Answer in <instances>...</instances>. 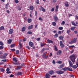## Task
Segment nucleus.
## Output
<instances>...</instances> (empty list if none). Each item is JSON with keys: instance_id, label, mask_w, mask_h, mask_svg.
<instances>
[{"instance_id": "obj_26", "label": "nucleus", "mask_w": 78, "mask_h": 78, "mask_svg": "<svg viewBox=\"0 0 78 78\" xmlns=\"http://www.w3.org/2000/svg\"><path fill=\"white\" fill-rule=\"evenodd\" d=\"M58 34L56 33L54 35V37H55V38H57V37H58Z\"/></svg>"}, {"instance_id": "obj_35", "label": "nucleus", "mask_w": 78, "mask_h": 78, "mask_svg": "<svg viewBox=\"0 0 78 78\" xmlns=\"http://www.w3.org/2000/svg\"><path fill=\"white\" fill-rule=\"evenodd\" d=\"M46 54H47V52H45L44 53H43V58H44V57L45 56V55Z\"/></svg>"}, {"instance_id": "obj_61", "label": "nucleus", "mask_w": 78, "mask_h": 78, "mask_svg": "<svg viewBox=\"0 0 78 78\" xmlns=\"http://www.w3.org/2000/svg\"><path fill=\"white\" fill-rule=\"evenodd\" d=\"M11 73V71H7L6 72V73L9 74V73Z\"/></svg>"}, {"instance_id": "obj_3", "label": "nucleus", "mask_w": 78, "mask_h": 78, "mask_svg": "<svg viewBox=\"0 0 78 78\" xmlns=\"http://www.w3.org/2000/svg\"><path fill=\"white\" fill-rule=\"evenodd\" d=\"M77 41V38H75L73 39L71 41L69 42V44H75L76 43Z\"/></svg>"}, {"instance_id": "obj_48", "label": "nucleus", "mask_w": 78, "mask_h": 78, "mask_svg": "<svg viewBox=\"0 0 78 78\" xmlns=\"http://www.w3.org/2000/svg\"><path fill=\"white\" fill-rule=\"evenodd\" d=\"M0 70L2 72H4L5 71V69L3 68H2Z\"/></svg>"}, {"instance_id": "obj_34", "label": "nucleus", "mask_w": 78, "mask_h": 78, "mask_svg": "<svg viewBox=\"0 0 78 78\" xmlns=\"http://www.w3.org/2000/svg\"><path fill=\"white\" fill-rule=\"evenodd\" d=\"M65 24V21H63L61 23V25H64Z\"/></svg>"}, {"instance_id": "obj_47", "label": "nucleus", "mask_w": 78, "mask_h": 78, "mask_svg": "<svg viewBox=\"0 0 78 78\" xmlns=\"http://www.w3.org/2000/svg\"><path fill=\"white\" fill-rule=\"evenodd\" d=\"M45 50V49L44 48H43L42 50H41V53H43V52H44V51Z\"/></svg>"}, {"instance_id": "obj_39", "label": "nucleus", "mask_w": 78, "mask_h": 78, "mask_svg": "<svg viewBox=\"0 0 78 78\" xmlns=\"http://www.w3.org/2000/svg\"><path fill=\"white\" fill-rule=\"evenodd\" d=\"M58 29L59 30H63V27H59Z\"/></svg>"}, {"instance_id": "obj_59", "label": "nucleus", "mask_w": 78, "mask_h": 78, "mask_svg": "<svg viewBox=\"0 0 78 78\" xmlns=\"http://www.w3.org/2000/svg\"><path fill=\"white\" fill-rule=\"evenodd\" d=\"M27 41V38H24L23 40V42H25Z\"/></svg>"}, {"instance_id": "obj_11", "label": "nucleus", "mask_w": 78, "mask_h": 78, "mask_svg": "<svg viewBox=\"0 0 78 78\" xmlns=\"http://www.w3.org/2000/svg\"><path fill=\"white\" fill-rule=\"evenodd\" d=\"M29 45L30 47H33L34 46L33 43L31 41L29 42Z\"/></svg>"}, {"instance_id": "obj_64", "label": "nucleus", "mask_w": 78, "mask_h": 78, "mask_svg": "<svg viewBox=\"0 0 78 78\" xmlns=\"http://www.w3.org/2000/svg\"><path fill=\"white\" fill-rule=\"evenodd\" d=\"M13 76H14V75L12 74H11L10 76V77H13Z\"/></svg>"}, {"instance_id": "obj_55", "label": "nucleus", "mask_w": 78, "mask_h": 78, "mask_svg": "<svg viewBox=\"0 0 78 78\" xmlns=\"http://www.w3.org/2000/svg\"><path fill=\"white\" fill-rule=\"evenodd\" d=\"M3 62H6V59H2L1 60Z\"/></svg>"}, {"instance_id": "obj_36", "label": "nucleus", "mask_w": 78, "mask_h": 78, "mask_svg": "<svg viewBox=\"0 0 78 78\" xmlns=\"http://www.w3.org/2000/svg\"><path fill=\"white\" fill-rule=\"evenodd\" d=\"M15 46V44H12L10 46V47L11 48H12L13 47H14Z\"/></svg>"}, {"instance_id": "obj_31", "label": "nucleus", "mask_w": 78, "mask_h": 78, "mask_svg": "<svg viewBox=\"0 0 78 78\" xmlns=\"http://www.w3.org/2000/svg\"><path fill=\"white\" fill-rule=\"evenodd\" d=\"M17 8H18V10L19 11H20V10H21V9L22 8V7H20L19 6H18Z\"/></svg>"}, {"instance_id": "obj_56", "label": "nucleus", "mask_w": 78, "mask_h": 78, "mask_svg": "<svg viewBox=\"0 0 78 78\" xmlns=\"http://www.w3.org/2000/svg\"><path fill=\"white\" fill-rule=\"evenodd\" d=\"M26 48L28 49V50H30V47L29 46H26Z\"/></svg>"}, {"instance_id": "obj_1", "label": "nucleus", "mask_w": 78, "mask_h": 78, "mask_svg": "<svg viewBox=\"0 0 78 78\" xmlns=\"http://www.w3.org/2000/svg\"><path fill=\"white\" fill-rule=\"evenodd\" d=\"M61 70H63V71H64L65 72H66V71H67V70H68V71H69V72H72V71H73V70L68 67H65L62 68L61 69Z\"/></svg>"}, {"instance_id": "obj_54", "label": "nucleus", "mask_w": 78, "mask_h": 78, "mask_svg": "<svg viewBox=\"0 0 78 78\" xmlns=\"http://www.w3.org/2000/svg\"><path fill=\"white\" fill-rule=\"evenodd\" d=\"M11 51H16V49H11Z\"/></svg>"}, {"instance_id": "obj_16", "label": "nucleus", "mask_w": 78, "mask_h": 78, "mask_svg": "<svg viewBox=\"0 0 78 78\" xmlns=\"http://www.w3.org/2000/svg\"><path fill=\"white\" fill-rule=\"evenodd\" d=\"M49 73L50 75H53V74L54 73V71H53V70H51L49 71Z\"/></svg>"}, {"instance_id": "obj_63", "label": "nucleus", "mask_w": 78, "mask_h": 78, "mask_svg": "<svg viewBox=\"0 0 78 78\" xmlns=\"http://www.w3.org/2000/svg\"><path fill=\"white\" fill-rule=\"evenodd\" d=\"M10 69H9V68H7V69H6V71H7V72H8V71H9V70H10Z\"/></svg>"}, {"instance_id": "obj_37", "label": "nucleus", "mask_w": 78, "mask_h": 78, "mask_svg": "<svg viewBox=\"0 0 78 78\" xmlns=\"http://www.w3.org/2000/svg\"><path fill=\"white\" fill-rule=\"evenodd\" d=\"M70 32V30H68L67 31V33L68 34V35H69V33Z\"/></svg>"}, {"instance_id": "obj_24", "label": "nucleus", "mask_w": 78, "mask_h": 78, "mask_svg": "<svg viewBox=\"0 0 78 78\" xmlns=\"http://www.w3.org/2000/svg\"><path fill=\"white\" fill-rule=\"evenodd\" d=\"M29 9L30 10H33L34 9V7L33 6H30L29 7Z\"/></svg>"}, {"instance_id": "obj_19", "label": "nucleus", "mask_w": 78, "mask_h": 78, "mask_svg": "<svg viewBox=\"0 0 78 78\" xmlns=\"http://www.w3.org/2000/svg\"><path fill=\"white\" fill-rule=\"evenodd\" d=\"M32 28H33V25H32L30 26H29L27 27L28 29H32Z\"/></svg>"}, {"instance_id": "obj_38", "label": "nucleus", "mask_w": 78, "mask_h": 78, "mask_svg": "<svg viewBox=\"0 0 78 78\" xmlns=\"http://www.w3.org/2000/svg\"><path fill=\"white\" fill-rule=\"evenodd\" d=\"M75 27H72L71 28V30L73 31V30H75Z\"/></svg>"}, {"instance_id": "obj_10", "label": "nucleus", "mask_w": 78, "mask_h": 78, "mask_svg": "<svg viewBox=\"0 0 78 78\" xmlns=\"http://www.w3.org/2000/svg\"><path fill=\"white\" fill-rule=\"evenodd\" d=\"M60 45L61 47V48H63L64 47V44H63V43H62V41H60Z\"/></svg>"}, {"instance_id": "obj_21", "label": "nucleus", "mask_w": 78, "mask_h": 78, "mask_svg": "<svg viewBox=\"0 0 78 78\" xmlns=\"http://www.w3.org/2000/svg\"><path fill=\"white\" fill-rule=\"evenodd\" d=\"M21 75H22V73L21 72H19L18 73H17V75L18 76H20Z\"/></svg>"}, {"instance_id": "obj_42", "label": "nucleus", "mask_w": 78, "mask_h": 78, "mask_svg": "<svg viewBox=\"0 0 78 78\" xmlns=\"http://www.w3.org/2000/svg\"><path fill=\"white\" fill-rule=\"evenodd\" d=\"M39 20H41V22H42V21H43V19L41 18V17H39Z\"/></svg>"}, {"instance_id": "obj_52", "label": "nucleus", "mask_w": 78, "mask_h": 78, "mask_svg": "<svg viewBox=\"0 0 78 78\" xmlns=\"http://www.w3.org/2000/svg\"><path fill=\"white\" fill-rule=\"evenodd\" d=\"M48 55L47 56H45V57H44V58L45 59H47V58H48Z\"/></svg>"}, {"instance_id": "obj_7", "label": "nucleus", "mask_w": 78, "mask_h": 78, "mask_svg": "<svg viewBox=\"0 0 78 78\" xmlns=\"http://www.w3.org/2000/svg\"><path fill=\"white\" fill-rule=\"evenodd\" d=\"M62 54V51L61 50H59L58 51H57L56 53L57 55H61Z\"/></svg>"}, {"instance_id": "obj_32", "label": "nucleus", "mask_w": 78, "mask_h": 78, "mask_svg": "<svg viewBox=\"0 0 78 78\" xmlns=\"http://www.w3.org/2000/svg\"><path fill=\"white\" fill-rule=\"evenodd\" d=\"M54 48L55 51H58V48H57L56 46L55 45L54 46Z\"/></svg>"}, {"instance_id": "obj_40", "label": "nucleus", "mask_w": 78, "mask_h": 78, "mask_svg": "<svg viewBox=\"0 0 78 78\" xmlns=\"http://www.w3.org/2000/svg\"><path fill=\"white\" fill-rule=\"evenodd\" d=\"M19 53V50H17L16 51V54L18 55Z\"/></svg>"}, {"instance_id": "obj_27", "label": "nucleus", "mask_w": 78, "mask_h": 78, "mask_svg": "<svg viewBox=\"0 0 78 78\" xmlns=\"http://www.w3.org/2000/svg\"><path fill=\"white\" fill-rule=\"evenodd\" d=\"M59 39L60 40H63L64 39V37H63L62 36H60L59 37Z\"/></svg>"}, {"instance_id": "obj_33", "label": "nucleus", "mask_w": 78, "mask_h": 78, "mask_svg": "<svg viewBox=\"0 0 78 78\" xmlns=\"http://www.w3.org/2000/svg\"><path fill=\"white\" fill-rule=\"evenodd\" d=\"M0 45L1 46H3V45H4L3 43V42H2V41H0Z\"/></svg>"}, {"instance_id": "obj_15", "label": "nucleus", "mask_w": 78, "mask_h": 78, "mask_svg": "<svg viewBox=\"0 0 78 78\" xmlns=\"http://www.w3.org/2000/svg\"><path fill=\"white\" fill-rule=\"evenodd\" d=\"M65 5L66 7H69V3H68V2H65Z\"/></svg>"}, {"instance_id": "obj_62", "label": "nucleus", "mask_w": 78, "mask_h": 78, "mask_svg": "<svg viewBox=\"0 0 78 78\" xmlns=\"http://www.w3.org/2000/svg\"><path fill=\"white\" fill-rule=\"evenodd\" d=\"M74 33L75 34H76L78 33V31H77L76 30L74 31Z\"/></svg>"}, {"instance_id": "obj_6", "label": "nucleus", "mask_w": 78, "mask_h": 78, "mask_svg": "<svg viewBox=\"0 0 78 78\" xmlns=\"http://www.w3.org/2000/svg\"><path fill=\"white\" fill-rule=\"evenodd\" d=\"M54 20L55 22H57L58 20H59L58 16L56 15H55L54 17Z\"/></svg>"}, {"instance_id": "obj_50", "label": "nucleus", "mask_w": 78, "mask_h": 78, "mask_svg": "<svg viewBox=\"0 0 78 78\" xmlns=\"http://www.w3.org/2000/svg\"><path fill=\"white\" fill-rule=\"evenodd\" d=\"M15 2L16 3H19V1L18 0H15Z\"/></svg>"}, {"instance_id": "obj_8", "label": "nucleus", "mask_w": 78, "mask_h": 78, "mask_svg": "<svg viewBox=\"0 0 78 78\" xmlns=\"http://www.w3.org/2000/svg\"><path fill=\"white\" fill-rule=\"evenodd\" d=\"M64 66H65V65L64 64V63L58 66V69H62V68H63V67H64Z\"/></svg>"}, {"instance_id": "obj_41", "label": "nucleus", "mask_w": 78, "mask_h": 78, "mask_svg": "<svg viewBox=\"0 0 78 78\" xmlns=\"http://www.w3.org/2000/svg\"><path fill=\"white\" fill-rule=\"evenodd\" d=\"M36 4H37V5H39V0H37Z\"/></svg>"}, {"instance_id": "obj_28", "label": "nucleus", "mask_w": 78, "mask_h": 78, "mask_svg": "<svg viewBox=\"0 0 78 78\" xmlns=\"http://www.w3.org/2000/svg\"><path fill=\"white\" fill-rule=\"evenodd\" d=\"M8 44H11L12 42V40L11 39H9L8 41Z\"/></svg>"}, {"instance_id": "obj_53", "label": "nucleus", "mask_w": 78, "mask_h": 78, "mask_svg": "<svg viewBox=\"0 0 78 78\" xmlns=\"http://www.w3.org/2000/svg\"><path fill=\"white\" fill-rule=\"evenodd\" d=\"M8 55V54H4V56L5 57V58H6V56H7Z\"/></svg>"}, {"instance_id": "obj_13", "label": "nucleus", "mask_w": 78, "mask_h": 78, "mask_svg": "<svg viewBox=\"0 0 78 78\" xmlns=\"http://www.w3.org/2000/svg\"><path fill=\"white\" fill-rule=\"evenodd\" d=\"M47 42H48V44H51H51H53V41L49 39H48L47 40Z\"/></svg>"}, {"instance_id": "obj_58", "label": "nucleus", "mask_w": 78, "mask_h": 78, "mask_svg": "<svg viewBox=\"0 0 78 78\" xmlns=\"http://www.w3.org/2000/svg\"><path fill=\"white\" fill-rule=\"evenodd\" d=\"M58 33L59 34H61V31H59L58 32Z\"/></svg>"}, {"instance_id": "obj_30", "label": "nucleus", "mask_w": 78, "mask_h": 78, "mask_svg": "<svg viewBox=\"0 0 78 78\" xmlns=\"http://www.w3.org/2000/svg\"><path fill=\"white\" fill-rule=\"evenodd\" d=\"M32 33H33V32L31 31H28L27 33V34H31Z\"/></svg>"}, {"instance_id": "obj_49", "label": "nucleus", "mask_w": 78, "mask_h": 78, "mask_svg": "<svg viewBox=\"0 0 78 78\" xmlns=\"http://www.w3.org/2000/svg\"><path fill=\"white\" fill-rule=\"evenodd\" d=\"M41 47H44V43H41Z\"/></svg>"}, {"instance_id": "obj_46", "label": "nucleus", "mask_w": 78, "mask_h": 78, "mask_svg": "<svg viewBox=\"0 0 78 78\" xmlns=\"http://www.w3.org/2000/svg\"><path fill=\"white\" fill-rule=\"evenodd\" d=\"M57 63H58V64H62V61H58V62H57Z\"/></svg>"}, {"instance_id": "obj_29", "label": "nucleus", "mask_w": 78, "mask_h": 78, "mask_svg": "<svg viewBox=\"0 0 78 78\" xmlns=\"http://www.w3.org/2000/svg\"><path fill=\"white\" fill-rule=\"evenodd\" d=\"M0 58H2V59H5V58H6V57H5L4 55H1Z\"/></svg>"}, {"instance_id": "obj_51", "label": "nucleus", "mask_w": 78, "mask_h": 78, "mask_svg": "<svg viewBox=\"0 0 78 78\" xmlns=\"http://www.w3.org/2000/svg\"><path fill=\"white\" fill-rule=\"evenodd\" d=\"M4 47H3V46H0V49H3Z\"/></svg>"}, {"instance_id": "obj_9", "label": "nucleus", "mask_w": 78, "mask_h": 78, "mask_svg": "<svg viewBox=\"0 0 78 78\" xmlns=\"http://www.w3.org/2000/svg\"><path fill=\"white\" fill-rule=\"evenodd\" d=\"M13 32H14V30H13V29H11L9 30V34H12Z\"/></svg>"}, {"instance_id": "obj_60", "label": "nucleus", "mask_w": 78, "mask_h": 78, "mask_svg": "<svg viewBox=\"0 0 78 78\" xmlns=\"http://www.w3.org/2000/svg\"><path fill=\"white\" fill-rule=\"evenodd\" d=\"M40 39H41L40 38H38L37 39V41H40Z\"/></svg>"}, {"instance_id": "obj_57", "label": "nucleus", "mask_w": 78, "mask_h": 78, "mask_svg": "<svg viewBox=\"0 0 78 78\" xmlns=\"http://www.w3.org/2000/svg\"><path fill=\"white\" fill-rule=\"evenodd\" d=\"M52 1H53V3H56V2H57V0H52Z\"/></svg>"}, {"instance_id": "obj_23", "label": "nucleus", "mask_w": 78, "mask_h": 78, "mask_svg": "<svg viewBox=\"0 0 78 78\" xmlns=\"http://www.w3.org/2000/svg\"><path fill=\"white\" fill-rule=\"evenodd\" d=\"M31 21H32V20L31 19H29L28 18L27 19V22L28 23H30L31 22Z\"/></svg>"}, {"instance_id": "obj_4", "label": "nucleus", "mask_w": 78, "mask_h": 78, "mask_svg": "<svg viewBox=\"0 0 78 78\" xmlns=\"http://www.w3.org/2000/svg\"><path fill=\"white\" fill-rule=\"evenodd\" d=\"M56 73L58 75H61V74H63L64 72L63 71L59 70L56 71Z\"/></svg>"}, {"instance_id": "obj_45", "label": "nucleus", "mask_w": 78, "mask_h": 78, "mask_svg": "<svg viewBox=\"0 0 78 78\" xmlns=\"http://www.w3.org/2000/svg\"><path fill=\"white\" fill-rule=\"evenodd\" d=\"M54 10H55V8H52L51 10V12H53V11H54Z\"/></svg>"}, {"instance_id": "obj_25", "label": "nucleus", "mask_w": 78, "mask_h": 78, "mask_svg": "<svg viewBox=\"0 0 78 78\" xmlns=\"http://www.w3.org/2000/svg\"><path fill=\"white\" fill-rule=\"evenodd\" d=\"M71 23L73 25H74V26H78V25L75 24V23L73 22H71Z\"/></svg>"}, {"instance_id": "obj_20", "label": "nucleus", "mask_w": 78, "mask_h": 78, "mask_svg": "<svg viewBox=\"0 0 78 78\" xmlns=\"http://www.w3.org/2000/svg\"><path fill=\"white\" fill-rule=\"evenodd\" d=\"M5 30V28L3 26H2L0 27V31H2V30Z\"/></svg>"}, {"instance_id": "obj_18", "label": "nucleus", "mask_w": 78, "mask_h": 78, "mask_svg": "<svg viewBox=\"0 0 78 78\" xmlns=\"http://www.w3.org/2000/svg\"><path fill=\"white\" fill-rule=\"evenodd\" d=\"M26 30V27H24L22 28L21 31L22 32H24V31H25Z\"/></svg>"}, {"instance_id": "obj_17", "label": "nucleus", "mask_w": 78, "mask_h": 78, "mask_svg": "<svg viewBox=\"0 0 78 78\" xmlns=\"http://www.w3.org/2000/svg\"><path fill=\"white\" fill-rule=\"evenodd\" d=\"M45 77L46 78H50V75L49 74L47 73L45 75Z\"/></svg>"}, {"instance_id": "obj_14", "label": "nucleus", "mask_w": 78, "mask_h": 78, "mask_svg": "<svg viewBox=\"0 0 78 78\" xmlns=\"http://www.w3.org/2000/svg\"><path fill=\"white\" fill-rule=\"evenodd\" d=\"M21 67L22 66H17V68L16 69V70H20V69H21Z\"/></svg>"}, {"instance_id": "obj_12", "label": "nucleus", "mask_w": 78, "mask_h": 78, "mask_svg": "<svg viewBox=\"0 0 78 78\" xmlns=\"http://www.w3.org/2000/svg\"><path fill=\"white\" fill-rule=\"evenodd\" d=\"M69 62L70 65V66L71 67H73V63H72V62L70 60H69Z\"/></svg>"}, {"instance_id": "obj_2", "label": "nucleus", "mask_w": 78, "mask_h": 78, "mask_svg": "<svg viewBox=\"0 0 78 78\" xmlns=\"http://www.w3.org/2000/svg\"><path fill=\"white\" fill-rule=\"evenodd\" d=\"M71 61L74 63L75 61V55H73L70 56V58Z\"/></svg>"}, {"instance_id": "obj_44", "label": "nucleus", "mask_w": 78, "mask_h": 78, "mask_svg": "<svg viewBox=\"0 0 78 78\" xmlns=\"http://www.w3.org/2000/svg\"><path fill=\"white\" fill-rule=\"evenodd\" d=\"M73 68L74 69H76V68H77V66H76V65H74L73 67Z\"/></svg>"}, {"instance_id": "obj_22", "label": "nucleus", "mask_w": 78, "mask_h": 78, "mask_svg": "<svg viewBox=\"0 0 78 78\" xmlns=\"http://www.w3.org/2000/svg\"><path fill=\"white\" fill-rule=\"evenodd\" d=\"M12 60L13 61H15V62H17V60L16 59V58L15 57L13 58Z\"/></svg>"}, {"instance_id": "obj_5", "label": "nucleus", "mask_w": 78, "mask_h": 78, "mask_svg": "<svg viewBox=\"0 0 78 78\" xmlns=\"http://www.w3.org/2000/svg\"><path fill=\"white\" fill-rule=\"evenodd\" d=\"M40 11H42L43 12H45V9L42 6H40V8H39Z\"/></svg>"}, {"instance_id": "obj_43", "label": "nucleus", "mask_w": 78, "mask_h": 78, "mask_svg": "<svg viewBox=\"0 0 78 78\" xmlns=\"http://www.w3.org/2000/svg\"><path fill=\"white\" fill-rule=\"evenodd\" d=\"M56 22H52V25H53V26H55L56 25Z\"/></svg>"}]
</instances>
